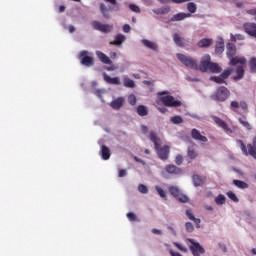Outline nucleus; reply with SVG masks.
Masks as SVG:
<instances>
[{
    "instance_id": "nucleus-1",
    "label": "nucleus",
    "mask_w": 256,
    "mask_h": 256,
    "mask_svg": "<svg viewBox=\"0 0 256 256\" xmlns=\"http://www.w3.org/2000/svg\"><path fill=\"white\" fill-rule=\"evenodd\" d=\"M149 139L154 144V149L157 152L159 159L162 161H167L169 159V153H171V148L169 145H164L161 147V139L153 131L150 132Z\"/></svg>"
},
{
    "instance_id": "nucleus-2",
    "label": "nucleus",
    "mask_w": 256,
    "mask_h": 256,
    "mask_svg": "<svg viewBox=\"0 0 256 256\" xmlns=\"http://www.w3.org/2000/svg\"><path fill=\"white\" fill-rule=\"evenodd\" d=\"M236 143L240 147L244 155H250L251 157H253V159L256 160V136L253 137L252 143L247 144V146L245 145V143H243V140H236Z\"/></svg>"
},
{
    "instance_id": "nucleus-3",
    "label": "nucleus",
    "mask_w": 256,
    "mask_h": 256,
    "mask_svg": "<svg viewBox=\"0 0 256 256\" xmlns=\"http://www.w3.org/2000/svg\"><path fill=\"white\" fill-rule=\"evenodd\" d=\"M157 95L165 107H181V101L175 100V97L169 95L168 91L158 92Z\"/></svg>"
},
{
    "instance_id": "nucleus-4",
    "label": "nucleus",
    "mask_w": 256,
    "mask_h": 256,
    "mask_svg": "<svg viewBox=\"0 0 256 256\" xmlns=\"http://www.w3.org/2000/svg\"><path fill=\"white\" fill-rule=\"evenodd\" d=\"M229 95H231L229 89L225 86H220L216 89L215 93L210 96V98L212 101L223 103V101H227V99H229Z\"/></svg>"
},
{
    "instance_id": "nucleus-5",
    "label": "nucleus",
    "mask_w": 256,
    "mask_h": 256,
    "mask_svg": "<svg viewBox=\"0 0 256 256\" xmlns=\"http://www.w3.org/2000/svg\"><path fill=\"white\" fill-rule=\"evenodd\" d=\"M177 59L185 65V67H189V69H194L195 71H199V62L193 59L191 56H186L184 54L178 53L176 54Z\"/></svg>"
},
{
    "instance_id": "nucleus-6",
    "label": "nucleus",
    "mask_w": 256,
    "mask_h": 256,
    "mask_svg": "<svg viewBox=\"0 0 256 256\" xmlns=\"http://www.w3.org/2000/svg\"><path fill=\"white\" fill-rule=\"evenodd\" d=\"M78 59H80L81 65L85 67H93V65H95V60L92 56H89V51L87 50H82L79 53Z\"/></svg>"
},
{
    "instance_id": "nucleus-7",
    "label": "nucleus",
    "mask_w": 256,
    "mask_h": 256,
    "mask_svg": "<svg viewBox=\"0 0 256 256\" xmlns=\"http://www.w3.org/2000/svg\"><path fill=\"white\" fill-rule=\"evenodd\" d=\"M189 243H191L190 251L193 256H201L205 255V248L199 244V242H195V240L188 238Z\"/></svg>"
},
{
    "instance_id": "nucleus-8",
    "label": "nucleus",
    "mask_w": 256,
    "mask_h": 256,
    "mask_svg": "<svg viewBox=\"0 0 256 256\" xmlns=\"http://www.w3.org/2000/svg\"><path fill=\"white\" fill-rule=\"evenodd\" d=\"M91 25L93 29L100 31L101 33H111L113 31V25L111 24H103L99 21H93Z\"/></svg>"
},
{
    "instance_id": "nucleus-9",
    "label": "nucleus",
    "mask_w": 256,
    "mask_h": 256,
    "mask_svg": "<svg viewBox=\"0 0 256 256\" xmlns=\"http://www.w3.org/2000/svg\"><path fill=\"white\" fill-rule=\"evenodd\" d=\"M210 65H211V56H209V54H206L202 56L200 60V64L198 65V69L202 73H207L209 72Z\"/></svg>"
},
{
    "instance_id": "nucleus-10",
    "label": "nucleus",
    "mask_w": 256,
    "mask_h": 256,
    "mask_svg": "<svg viewBox=\"0 0 256 256\" xmlns=\"http://www.w3.org/2000/svg\"><path fill=\"white\" fill-rule=\"evenodd\" d=\"M243 27H244L245 33H247V35H250V37H255V39H256V24L255 23L247 22V23H244Z\"/></svg>"
},
{
    "instance_id": "nucleus-11",
    "label": "nucleus",
    "mask_w": 256,
    "mask_h": 256,
    "mask_svg": "<svg viewBox=\"0 0 256 256\" xmlns=\"http://www.w3.org/2000/svg\"><path fill=\"white\" fill-rule=\"evenodd\" d=\"M191 137L195 141H200V143H207L208 141V139L205 136L201 135V132H199V130L195 128L191 130Z\"/></svg>"
},
{
    "instance_id": "nucleus-12",
    "label": "nucleus",
    "mask_w": 256,
    "mask_h": 256,
    "mask_svg": "<svg viewBox=\"0 0 256 256\" xmlns=\"http://www.w3.org/2000/svg\"><path fill=\"white\" fill-rule=\"evenodd\" d=\"M123 105H125L124 97H118L110 103V107L113 108L115 111H119V109H121Z\"/></svg>"
},
{
    "instance_id": "nucleus-13",
    "label": "nucleus",
    "mask_w": 256,
    "mask_h": 256,
    "mask_svg": "<svg viewBox=\"0 0 256 256\" xmlns=\"http://www.w3.org/2000/svg\"><path fill=\"white\" fill-rule=\"evenodd\" d=\"M192 181H193L194 187H201L205 185V182L207 181V177L194 174L192 177Z\"/></svg>"
},
{
    "instance_id": "nucleus-14",
    "label": "nucleus",
    "mask_w": 256,
    "mask_h": 256,
    "mask_svg": "<svg viewBox=\"0 0 256 256\" xmlns=\"http://www.w3.org/2000/svg\"><path fill=\"white\" fill-rule=\"evenodd\" d=\"M165 171L166 173H168L169 175H181V173H183V170H181V168L173 165V164H169L165 167Z\"/></svg>"
},
{
    "instance_id": "nucleus-15",
    "label": "nucleus",
    "mask_w": 256,
    "mask_h": 256,
    "mask_svg": "<svg viewBox=\"0 0 256 256\" xmlns=\"http://www.w3.org/2000/svg\"><path fill=\"white\" fill-rule=\"evenodd\" d=\"M212 119H213L214 123H216V125H218V127H221V129L226 131V133L231 131V129H229V125L223 119H221L217 116H213Z\"/></svg>"
},
{
    "instance_id": "nucleus-16",
    "label": "nucleus",
    "mask_w": 256,
    "mask_h": 256,
    "mask_svg": "<svg viewBox=\"0 0 256 256\" xmlns=\"http://www.w3.org/2000/svg\"><path fill=\"white\" fill-rule=\"evenodd\" d=\"M226 55L228 59H231L237 55V46L233 43H228L226 46Z\"/></svg>"
},
{
    "instance_id": "nucleus-17",
    "label": "nucleus",
    "mask_w": 256,
    "mask_h": 256,
    "mask_svg": "<svg viewBox=\"0 0 256 256\" xmlns=\"http://www.w3.org/2000/svg\"><path fill=\"white\" fill-rule=\"evenodd\" d=\"M103 79L108 83V85H121V79L119 77L112 78L107 75V73H103Z\"/></svg>"
},
{
    "instance_id": "nucleus-18",
    "label": "nucleus",
    "mask_w": 256,
    "mask_h": 256,
    "mask_svg": "<svg viewBox=\"0 0 256 256\" xmlns=\"http://www.w3.org/2000/svg\"><path fill=\"white\" fill-rule=\"evenodd\" d=\"M96 57H98L99 61L105 65H111L113 63V61H111V59L105 53L99 50L96 51Z\"/></svg>"
},
{
    "instance_id": "nucleus-19",
    "label": "nucleus",
    "mask_w": 256,
    "mask_h": 256,
    "mask_svg": "<svg viewBox=\"0 0 256 256\" xmlns=\"http://www.w3.org/2000/svg\"><path fill=\"white\" fill-rule=\"evenodd\" d=\"M100 155L104 161H109V159H111V150L109 147L102 145Z\"/></svg>"
},
{
    "instance_id": "nucleus-20",
    "label": "nucleus",
    "mask_w": 256,
    "mask_h": 256,
    "mask_svg": "<svg viewBox=\"0 0 256 256\" xmlns=\"http://www.w3.org/2000/svg\"><path fill=\"white\" fill-rule=\"evenodd\" d=\"M186 216L190 221H193L195 223L197 229L201 227V219L195 218V215H193V211L191 209L186 210Z\"/></svg>"
},
{
    "instance_id": "nucleus-21",
    "label": "nucleus",
    "mask_w": 256,
    "mask_h": 256,
    "mask_svg": "<svg viewBox=\"0 0 256 256\" xmlns=\"http://www.w3.org/2000/svg\"><path fill=\"white\" fill-rule=\"evenodd\" d=\"M136 113L140 117H147V115H149V109L145 105H139L136 108Z\"/></svg>"
},
{
    "instance_id": "nucleus-22",
    "label": "nucleus",
    "mask_w": 256,
    "mask_h": 256,
    "mask_svg": "<svg viewBox=\"0 0 256 256\" xmlns=\"http://www.w3.org/2000/svg\"><path fill=\"white\" fill-rule=\"evenodd\" d=\"M123 85L124 87H127L128 89H135V81H133L129 76L123 77Z\"/></svg>"
},
{
    "instance_id": "nucleus-23",
    "label": "nucleus",
    "mask_w": 256,
    "mask_h": 256,
    "mask_svg": "<svg viewBox=\"0 0 256 256\" xmlns=\"http://www.w3.org/2000/svg\"><path fill=\"white\" fill-rule=\"evenodd\" d=\"M230 60V65H237L240 63V65H245L247 63V60L243 57H235L232 56V58H229Z\"/></svg>"
},
{
    "instance_id": "nucleus-24",
    "label": "nucleus",
    "mask_w": 256,
    "mask_h": 256,
    "mask_svg": "<svg viewBox=\"0 0 256 256\" xmlns=\"http://www.w3.org/2000/svg\"><path fill=\"white\" fill-rule=\"evenodd\" d=\"M223 51H225V42L223 39H220L215 45V53H217V55H221Z\"/></svg>"
},
{
    "instance_id": "nucleus-25",
    "label": "nucleus",
    "mask_w": 256,
    "mask_h": 256,
    "mask_svg": "<svg viewBox=\"0 0 256 256\" xmlns=\"http://www.w3.org/2000/svg\"><path fill=\"white\" fill-rule=\"evenodd\" d=\"M142 44L145 47H147L148 49H151L152 51H157L158 50L157 43H155V42L149 41L147 39H143Z\"/></svg>"
},
{
    "instance_id": "nucleus-26",
    "label": "nucleus",
    "mask_w": 256,
    "mask_h": 256,
    "mask_svg": "<svg viewBox=\"0 0 256 256\" xmlns=\"http://www.w3.org/2000/svg\"><path fill=\"white\" fill-rule=\"evenodd\" d=\"M173 41L177 47H185V39H183L179 34L175 33L173 35Z\"/></svg>"
},
{
    "instance_id": "nucleus-27",
    "label": "nucleus",
    "mask_w": 256,
    "mask_h": 256,
    "mask_svg": "<svg viewBox=\"0 0 256 256\" xmlns=\"http://www.w3.org/2000/svg\"><path fill=\"white\" fill-rule=\"evenodd\" d=\"M211 45H213V39L209 38H203L198 42L200 48L211 47Z\"/></svg>"
},
{
    "instance_id": "nucleus-28",
    "label": "nucleus",
    "mask_w": 256,
    "mask_h": 256,
    "mask_svg": "<svg viewBox=\"0 0 256 256\" xmlns=\"http://www.w3.org/2000/svg\"><path fill=\"white\" fill-rule=\"evenodd\" d=\"M187 17H191V14L187 13H178L171 17L170 21L175 22V21H183V19H187Z\"/></svg>"
},
{
    "instance_id": "nucleus-29",
    "label": "nucleus",
    "mask_w": 256,
    "mask_h": 256,
    "mask_svg": "<svg viewBox=\"0 0 256 256\" xmlns=\"http://www.w3.org/2000/svg\"><path fill=\"white\" fill-rule=\"evenodd\" d=\"M208 71L210 73H221V71H223V69L221 68V66H219V64H217L215 62H211L210 66L208 68Z\"/></svg>"
},
{
    "instance_id": "nucleus-30",
    "label": "nucleus",
    "mask_w": 256,
    "mask_h": 256,
    "mask_svg": "<svg viewBox=\"0 0 256 256\" xmlns=\"http://www.w3.org/2000/svg\"><path fill=\"white\" fill-rule=\"evenodd\" d=\"M168 191H169L170 195L175 197V199H177L179 197V194L181 193V190L177 186L168 187Z\"/></svg>"
},
{
    "instance_id": "nucleus-31",
    "label": "nucleus",
    "mask_w": 256,
    "mask_h": 256,
    "mask_svg": "<svg viewBox=\"0 0 256 256\" xmlns=\"http://www.w3.org/2000/svg\"><path fill=\"white\" fill-rule=\"evenodd\" d=\"M125 41V35L117 34L113 42H110V45H121Z\"/></svg>"
},
{
    "instance_id": "nucleus-32",
    "label": "nucleus",
    "mask_w": 256,
    "mask_h": 256,
    "mask_svg": "<svg viewBox=\"0 0 256 256\" xmlns=\"http://www.w3.org/2000/svg\"><path fill=\"white\" fill-rule=\"evenodd\" d=\"M187 156L189 159H197L199 154L197 153V150L193 146L188 147Z\"/></svg>"
},
{
    "instance_id": "nucleus-33",
    "label": "nucleus",
    "mask_w": 256,
    "mask_h": 256,
    "mask_svg": "<svg viewBox=\"0 0 256 256\" xmlns=\"http://www.w3.org/2000/svg\"><path fill=\"white\" fill-rule=\"evenodd\" d=\"M233 185L238 187V189H249V184H247V182H243L241 180H233Z\"/></svg>"
},
{
    "instance_id": "nucleus-34",
    "label": "nucleus",
    "mask_w": 256,
    "mask_h": 256,
    "mask_svg": "<svg viewBox=\"0 0 256 256\" xmlns=\"http://www.w3.org/2000/svg\"><path fill=\"white\" fill-rule=\"evenodd\" d=\"M236 73L237 75L234 77L236 81H239V79H241L242 77H245V69L243 68V66H238L236 69Z\"/></svg>"
},
{
    "instance_id": "nucleus-35",
    "label": "nucleus",
    "mask_w": 256,
    "mask_h": 256,
    "mask_svg": "<svg viewBox=\"0 0 256 256\" xmlns=\"http://www.w3.org/2000/svg\"><path fill=\"white\" fill-rule=\"evenodd\" d=\"M100 11L105 19H109V9H107L104 3L100 4Z\"/></svg>"
},
{
    "instance_id": "nucleus-36",
    "label": "nucleus",
    "mask_w": 256,
    "mask_h": 256,
    "mask_svg": "<svg viewBox=\"0 0 256 256\" xmlns=\"http://www.w3.org/2000/svg\"><path fill=\"white\" fill-rule=\"evenodd\" d=\"M239 123L240 125H243V127H245V129H247L248 131H251L253 129L249 121H247V119L245 118H239Z\"/></svg>"
},
{
    "instance_id": "nucleus-37",
    "label": "nucleus",
    "mask_w": 256,
    "mask_h": 256,
    "mask_svg": "<svg viewBox=\"0 0 256 256\" xmlns=\"http://www.w3.org/2000/svg\"><path fill=\"white\" fill-rule=\"evenodd\" d=\"M187 10L189 11V13H197V4H195L194 2H189L187 4Z\"/></svg>"
},
{
    "instance_id": "nucleus-38",
    "label": "nucleus",
    "mask_w": 256,
    "mask_h": 256,
    "mask_svg": "<svg viewBox=\"0 0 256 256\" xmlns=\"http://www.w3.org/2000/svg\"><path fill=\"white\" fill-rule=\"evenodd\" d=\"M180 203H189V197L183 193H179V196L176 198Z\"/></svg>"
},
{
    "instance_id": "nucleus-39",
    "label": "nucleus",
    "mask_w": 256,
    "mask_h": 256,
    "mask_svg": "<svg viewBox=\"0 0 256 256\" xmlns=\"http://www.w3.org/2000/svg\"><path fill=\"white\" fill-rule=\"evenodd\" d=\"M210 79H211V81H214V83H218V85L225 83V79L223 77H221V75L213 76Z\"/></svg>"
},
{
    "instance_id": "nucleus-40",
    "label": "nucleus",
    "mask_w": 256,
    "mask_h": 256,
    "mask_svg": "<svg viewBox=\"0 0 256 256\" xmlns=\"http://www.w3.org/2000/svg\"><path fill=\"white\" fill-rule=\"evenodd\" d=\"M216 205H224L225 204V196L223 194L218 195L215 198Z\"/></svg>"
},
{
    "instance_id": "nucleus-41",
    "label": "nucleus",
    "mask_w": 256,
    "mask_h": 256,
    "mask_svg": "<svg viewBox=\"0 0 256 256\" xmlns=\"http://www.w3.org/2000/svg\"><path fill=\"white\" fill-rule=\"evenodd\" d=\"M226 195L231 199V201H234V203H239V198L235 193H233V191L227 192Z\"/></svg>"
},
{
    "instance_id": "nucleus-42",
    "label": "nucleus",
    "mask_w": 256,
    "mask_h": 256,
    "mask_svg": "<svg viewBox=\"0 0 256 256\" xmlns=\"http://www.w3.org/2000/svg\"><path fill=\"white\" fill-rule=\"evenodd\" d=\"M128 103L129 105H132V106L137 105V97L135 96V94H130L128 96Z\"/></svg>"
},
{
    "instance_id": "nucleus-43",
    "label": "nucleus",
    "mask_w": 256,
    "mask_h": 256,
    "mask_svg": "<svg viewBox=\"0 0 256 256\" xmlns=\"http://www.w3.org/2000/svg\"><path fill=\"white\" fill-rule=\"evenodd\" d=\"M170 121H172V123L174 125H179L181 123H183V118L181 116H173Z\"/></svg>"
},
{
    "instance_id": "nucleus-44",
    "label": "nucleus",
    "mask_w": 256,
    "mask_h": 256,
    "mask_svg": "<svg viewBox=\"0 0 256 256\" xmlns=\"http://www.w3.org/2000/svg\"><path fill=\"white\" fill-rule=\"evenodd\" d=\"M126 217L129 221L133 222V221H139V218H137V215H135V213L133 212H128L126 214Z\"/></svg>"
},
{
    "instance_id": "nucleus-45",
    "label": "nucleus",
    "mask_w": 256,
    "mask_h": 256,
    "mask_svg": "<svg viewBox=\"0 0 256 256\" xmlns=\"http://www.w3.org/2000/svg\"><path fill=\"white\" fill-rule=\"evenodd\" d=\"M250 71H252V73L256 72V57H253L250 59Z\"/></svg>"
},
{
    "instance_id": "nucleus-46",
    "label": "nucleus",
    "mask_w": 256,
    "mask_h": 256,
    "mask_svg": "<svg viewBox=\"0 0 256 256\" xmlns=\"http://www.w3.org/2000/svg\"><path fill=\"white\" fill-rule=\"evenodd\" d=\"M231 73H233V71L231 69H226L224 70L220 76L223 77V79H229V77L231 76Z\"/></svg>"
},
{
    "instance_id": "nucleus-47",
    "label": "nucleus",
    "mask_w": 256,
    "mask_h": 256,
    "mask_svg": "<svg viewBox=\"0 0 256 256\" xmlns=\"http://www.w3.org/2000/svg\"><path fill=\"white\" fill-rule=\"evenodd\" d=\"M185 229H186L187 233H193V231H195V227L193 226V224L191 222L185 223Z\"/></svg>"
},
{
    "instance_id": "nucleus-48",
    "label": "nucleus",
    "mask_w": 256,
    "mask_h": 256,
    "mask_svg": "<svg viewBox=\"0 0 256 256\" xmlns=\"http://www.w3.org/2000/svg\"><path fill=\"white\" fill-rule=\"evenodd\" d=\"M138 191L140 193H143L144 195L149 193V189L147 188V186H145L144 184H139L138 185Z\"/></svg>"
},
{
    "instance_id": "nucleus-49",
    "label": "nucleus",
    "mask_w": 256,
    "mask_h": 256,
    "mask_svg": "<svg viewBox=\"0 0 256 256\" xmlns=\"http://www.w3.org/2000/svg\"><path fill=\"white\" fill-rule=\"evenodd\" d=\"M155 190L157 191L158 195H160L163 199L167 197V194L165 193V190H163V188L156 186Z\"/></svg>"
},
{
    "instance_id": "nucleus-50",
    "label": "nucleus",
    "mask_w": 256,
    "mask_h": 256,
    "mask_svg": "<svg viewBox=\"0 0 256 256\" xmlns=\"http://www.w3.org/2000/svg\"><path fill=\"white\" fill-rule=\"evenodd\" d=\"M129 9H131L134 13H141V8L135 4H130Z\"/></svg>"
},
{
    "instance_id": "nucleus-51",
    "label": "nucleus",
    "mask_w": 256,
    "mask_h": 256,
    "mask_svg": "<svg viewBox=\"0 0 256 256\" xmlns=\"http://www.w3.org/2000/svg\"><path fill=\"white\" fill-rule=\"evenodd\" d=\"M169 11H171V8L169 6L160 8L161 15H167V13H169Z\"/></svg>"
},
{
    "instance_id": "nucleus-52",
    "label": "nucleus",
    "mask_w": 256,
    "mask_h": 256,
    "mask_svg": "<svg viewBox=\"0 0 256 256\" xmlns=\"http://www.w3.org/2000/svg\"><path fill=\"white\" fill-rule=\"evenodd\" d=\"M176 165H182L183 164V156L177 155L175 158Z\"/></svg>"
},
{
    "instance_id": "nucleus-53",
    "label": "nucleus",
    "mask_w": 256,
    "mask_h": 256,
    "mask_svg": "<svg viewBox=\"0 0 256 256\" xmlns=\"http://www.w3.org/2000/svg\"><path fill=\"white\" fill-rule=\"evenodd\" d=\"M175 247H177V249H179L180 251H183V253H187V247L182 246L179 243H175Z\"/></svg>"
},
{
    "instance_id": "nucleus-54",
    "label": "nucleus",
    "mask_w": 256,
    "mask_h": 256,
    "mask_svg": "<svg viewBox=\"0 0 256 256\" xmlns=\"http://www.w3.org/2000/svg\"><path fill=\"white\" fill-rule=\"evenodd\" d=\"M239 107H241V109H243V111H247V109H248L247 102L241 101L239 103Z\"/></svg>"
},
{
    "instance_id": "nucleus-55",
    "label": "nucleus",
    "mask_w": 256,
    "mask_h": 256,
    "mask_svg": "<svg viewBox=\"0 0 256 256\" xmlns=\"http://www.w3.org/2000/svg\"><path fill=\"white\" fill-rule=\"evenodd\" d=\"M125 176H127V170L120 169L118 172V177H125Z\"/></svg>"
},
{
    "instance_id": "nucleus-56",
    "label": "nucleus",
    "mask_w": 256,
    "mask_h": 256,
    "mask_svg": "<svg viewBox=\"0 0 256 256\" xmlns=\"http://www.w3.org/2000/svg\"><path fill=\"white\" fill-rule=\"evenodd\" d=\"M230 107H232V109H239V102L237 101H232L230 103Z\"/></svg>"
},
{
    "instance_id": "nucleus-57",
    "label": "nucleus",
    "mask_w": 256,
    "mask_h": 256,
    "mask_svg": "<svg viewBox=\"0 0 256 256\" xmlns=\"http://www.w3.org/2000/svg\"><path fill=\"white\" fill-rule=\"evenodd\" d=\"M123 31L124 33H129V31H131V26L129 24H124Z\"/></svg>"
},
{
    "instance_id": "nucleus-58",
    "label": "nucleus",
    "mask_w": 256,
    "mask_h": 256,
    "mask_svg": "<svg viewBox=\"0 0 256 256\" xmlns=\"http://www.w3.org/2000/svg\"><path fill=\"white\" fill-rule=\"evenodd\" d=\"M237 39H241V35H233V34H231L230 35V40L231 41H237Z\"/></svg>"
},
{
    "instance_id": "nucleus-59",
    "label": "nucleus",
    "mask_w": 256,
    "mask_h": 256,
    "mask_svg": "<svg viewBox=\"0 0 256 256\" xmlns=\"http://www.w3.org/2000/svg\"><path fill=\"white\" fill-rule=\"evenodd\" d=\"M141 131L145 134V133H149V128L145 125L141 126Z\"/></svg>"
},
{
    "instance_id": "nucleus-60",
    "label": "nucleus",
    "mask_w": 256,
    "mask_h": 256,
    "mask_svg": "<svg viewBox=\"0 0 256 256\" xmlns=\"http://www.w3.org/2000/svg\"><path fill=\"white\" fill-rule=\"evenodd\" d=\"M106 3H110V5H117V0H104Z\"/></svg>"
},
{
    "instance_id": "nucleus-61",
    "label": "nucleus",
    "mask_w": 256,
    "mask_h": 256,
    "mask_svg": "<svg viewBox=\"0 0 256 256\" xmlns=\"http://www.w3.org/2000/svg\"><path fill=\"white\" fill-rule=\"evenodd\" d=\"M152 233H154V235H161V230L158 229H152Z\"/></svg>"
},
{
    "instance_id": "nucleus-62",
    "label": "nucleus",
    "mask_w": 256,
    "mask_h": 256,
    "mask_svg": "<svg viewBox=\"0 0 256 256\" xmlns=\"http://www.w3.org/2000/svg\"><path fill=\"white\" fill-rule=\"evenodd\" d=\"M153 13H155L156 15H161V8L154 9Z\"/></svg>"
},
{
    "instance_id": "nucleus-63",
    "label": "nucleus",
    "mask_w": 256,
    "mask_h": 256,
    "mask_svg": "<svg viewBox=\"0 0 256 256\" xmlns=\"http://www.w3.org/2000/svg\"><path fill=\"white\" fill-rule=\"evenodd\" d=\"M69 33H75V26L73 25L69 26Z\"/></svg>"
},
{
    "instance_id": "nucleus-64",
    "label": "nucleus",
    "mask_w": 256,
    "mask_h": 256,
    "mask_svg": "<svg viewBox=\"0 0 256 256\" xmlns=\"http://www.w3.org/2000/svg\"><path fill=\"white\" fill-rule=\"evenodd\" d=\"M158 111H160V113H167V108L165 107L158 108Z\"/></svg>"
}]
</instances>
